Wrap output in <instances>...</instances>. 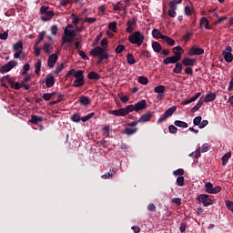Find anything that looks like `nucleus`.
Listing matches in <instances>:
<instances>
[{
    "instance_id": "obj_1",
    "label": "nucleus",
    "mask_w": 233,
    "mask_h": 233,
    "mask_svg": "<svg viewBox=\"0 0 233 233\" xmlns=\"http://www.w3.org/2000/svg\"><path fill=\"white\" fill-rule=\"evenodd\" d=\"M90 56L93 57H98L96 61V65H101L103 61L108 59V52H106V47L96 46L95 48L91 49Z\"/></svg>"
},
{
    "instance_id": "obj_2",
    "label": "nucleus",
    "mask_w": 233,
    "mask_h": 233,
    "mask_svg": "<svg viewBox=\"0 0 233 233\" xmlns=\"http://www.w3.org/2000/svg\"><path fill=\"white\" fill-rule=\"evenodd\" d=\"M128 41L131 45H137V46H141L145 42V35L141 31H137L128 36Z\"/></svg>"
},
{
    "instance_id": "obj_3",
    "label": "nucleus",
    "mask_w": 233,
    "mask_h": 233,
    "mask_svg": "<svg viewBox=\"0 0 233 233\" xmlns=\"http://www.w3.org/2000/svg\"><path fill=\"white\" fill-rule=\"evenodd\" d=\"M13 50L15 52L14 54L15 59H25L26 56L25 55V52L23 51V42L18 41L13 46Z\"/></svg>"
},
{
    "instance_id": "obj_4",
    "label": "nucleus",
    "mask_w": 233,
    "mask_h": 233,
    "mask_svg": "<svg viewBox=\"0 0 233 233\" xmlns=\"http://www.w3.org/2000/svg\"><path fill=\"white\" fill-rule=\"evenodd\" d=\"M74 77H76V79L73 81L72 86L79 88L85 86V75L83 74V70H77L76 73L74 74Z\"/></svg>"
},
{
    "instance_id": "obj_5",
    "label": "nucleus",
    "mask_w": 233,
    "mask_h": 233,
    "mask_svg": "<svg viewBox=\"0 0 233 233\" xmlns=\"http://www.w3.org/2000/svg\"><path fill=\"white\" fill-rule=\"evenodd\" d=\"M176 110H177V106H173L171 107H169L167 110L165 111V113L163 115H161V116L158 118L157 120V125L164 123V121H167V119H168V117H172L174 112H176Z\"/></svg>"
},
{
    "instance_id": "obj_6",
    "label": "nucleus",
    "mask_w": 233,
    "mask_h": 233,
    "mask_svg": "<svg viewBox=\"0 0 233 233\" xmlns=\"http://www.w3.org/2000/svg\"><path fill=\"white\" fill-rule=\"evenodd\" d=\"M127 108L130 112H139L141 110H145L147 109V100H141L137 103H136L135 105H129L127 106Z\"/></svg>"
},
{
    "instance_id": "obj_7",
    "label": "nucleus",
    "mask_w": 233,
    "mask_h": 233,
    "mask_svg": "<svg viewBox=\"0 0 233 233\" xmlns=\"http://www.w3.org/2000/svg\"><path fill=\"white\" fill-rule=\"evenodd\" d=\"M198 201L203 203L204 207H210V205H214V200L208 194H200L197 198Z\"/></svg>"
},
{
    "instance_id": "obj_8",
    "label": "nucleus",
    "mask_w": 233,
    "mask_h": 233,
    "mask_svg": "<svg viewBox=\"0 0 233 233\" xmlns=\"http://www.w3.org/2000/svg\"><path fill=\"white\" fill-rule=\"evenodd\" d=\"M108 114H111L112 116H125L127 114H130V111H129L128 106H127L124 108L110 110V111H108Z\"/></svg>"
},
{
    "instance_id": "obj_9",
    "label": "nucleus",
    "mask_w": 233,
    "mask_h": 233,
    "mask_svg": "<svg viewBox=\"0 0 233 233\" xmlns=\"http://www.w3.org/2000/svg\"><path fill=\"white\" fill-rule=\"evenodd\" d=\"M206 192L208 194H218V192L221 190L220 186L214 187L210 182H207L205 184Z\"/></svg>"
},
{
    "instance_id": "obj_10",
    "label": "nucleus",
    "mask_w": 233,
    "mask_h": 233,
    "mask_svg": "<svg viewBox=\"0 0 233 233\" xmlns=\"http://www.w3.org/2000/svg\"><path fill=\"white\" fill-rule=\"evenodd\" d=\"M222 56L226 63H232V60H233L232 46H228L226 49L222 52Z\"/></svg>"
},
{
    "instance_id": "obj_11",
    "label": "nucleus",
    "mask_w": 233,
    "mask_h": 233,
    "mask_svg": "<svg viewBox=\"0 0 233 233\" xmlns=\"http://www.w3.org/2000/svg\"><path fill=\"white\" fill-rule=\"evenodd\" d=\"M14 66H17V62L11 60L5 66L0 67V74H6V72H10Z\"/></svg>"
},
{
    "instance_id": "obj_12",
    "label": "nucleus",
    "mask_w": 233,
    "mask_h": 233,
    "mask_svg": "<svg viewBox=\"0 0 233 233\" xmlns=\"http://www.w3.org/2000/svg\"><path fill=\"white\" fill-rule=\"evenodd\" d=\"M187 54L188 56H203V54H205V50L201 47L192 46L188 50Z\"/></svg>"
},
{
    "instance_id": "obj_13",
    "label": "nucleus",
    "mask_w": 233,
    "mask_h": 233,
    "mask_svg": "<svg viewBox=\"0 0 233 233\" xmlns=\"http://www.w3.org/2000/svg\"><path fill=\"white\" fill-rule=\"evenodd\" d=\"M182 65L184 66H196L198 65V59L196 58H190V57H185L183 60H182Z\"/></svg>"
},
{
    "instance_id": "obj_14",
    "label": "nucleus",
    "mask_w": 233,
    "mask_h": 233,
    "mask_svg": "<svg viewBox=\"0 0 233 233\" xmlns=\"http://www.w3.org/2000/svg\"><path fill=\"white\" fill-rule=\"evenodd\" d=\"M154 116V112L152 111H147L146 112L144 115H142L139 118H138V122L140 123H147L148 122L150 119H152Z\"/></svg>"
},
{
    "instance_id": "obj_15",
    "label": "nucleus",
    "mask_w": 233,
    "mask_h": 233,
    "mask_svg": "<svg viewBox=\"0 0 233 233\" xmlns=\"http://www.w3.org/2000/svg\"><path fill=\"white\" fill-rule=\"evenodd\" d=\"M136 25H137V21H136L134 18L127 20V29L126 31L128 34H132V32H134V26H136Z\"/></svg>"
},
{
    "instance_id": "obj_16",
    "label": "nucleus",
    "mask_w": 233,
    "mask_h": 233,
    "mask_svg": "<svg viewBox=\"0 0 233 233\" xmlns=\"http://www.w3.org/2000/svg\"><path fill=\"white\" fill-rule=\"evenodd\" d=\"M57 54H53L51 56H49L48 59H47V66H49V68H54V66H56V63H57Z\"/></svg>"
},
{
    "instance_id": "obj_17",
    "label": "nucleus",
    "mask_w": 233,
    "mask_h": 233,
    "mask_svg": "<svg viewBox=\"0 0 233 233\" xmlns=\"http://www.w3.org/2000/svg\"><path fill=\"white\" fill-rule=\"evenodd\" d=\"M54 85H56V77H54V75L52 74L47 75L46 78V86L47 88H52Z\"/></svg>"
},
{
    "instance_id": "obj_18",
    "label": "nucleus",
    "mask_w": 233,
    "mask_h": 233,
    "mask_svg": "<svg viewBox=\"0 0 233 233\" xmlns=\"http://www.w3.org/2000/svg\"><path fill=\"white\" fill-rule=\"evenodd\" d=\"M70 28H74V25H67L64 31V34H65V35H67V36L75 39L76 38V30H71Z\"/></svg>"
},
{
    "instance_id": "obj_19",
    "label": "nucleus",
    "mask_w": 233,
    "mask_h": 233,
    "mask_svg": "<svg viewBox=\"0 0 233 233\" xmlns=\"http://www.w3.org/2000/svg\"><path fill=\"white\" fill-rule=\"evenodd\" d=\"M203 26L206 30H212V25H209L208 19L205 16L200 19V28H203Z\"/></svg>"
},
{
    "instance_id": "obj_20",
    "label": "nucleus",
    "mask_w": 233,
    "mask_h": 233,
    "mask_svg": "<svg viewBox=\"0 0 233 233\" xmlns=\"http://www.w3.org/2000/svg\"><path fill=\"white\" fill-rule=\"evenodd\" d=\"M201 96V93H197L194 96H192L191 98L186 99L184 101L181 102V105H190V103H194V101L198 100V97Z\"/></svg>"
},
{
    "instance_id": "obj_21",
    "label": "nucleus",
    "mask_w": 233,
    "mask_h": 233,
    "mask_svg": "<svg viewBox=\"0 0 233 233\" xmlns=\"http://www.w3.org/2000/svg\"><path fill=\"white\" fill-rule=\"evenodd\" d=\"M137 132V127H126L123 131L122 134H126V136H134Z\"/></svg>"
},
{
    "instance_id": "obj_22",
    "label": "nucleus",
    "mask_w": 233,
    "mask_h": 233,
    "mask_svg": "<svg viewBox=\"0 0 233 233\" xmlns=\"http://www.w3.org/2000/svg\"><path fill=\"white\" fill-rule=\"evenodd\" d=\"M179 60L177 59L176 57L174 56H167L166 59H164L163 63L165 65H174V64H177L178 63Z\"/></svg>"
},
{
    "instance_id": "obj_23",
    "label": "nucleus",
    "mask_w": 233,
    "mask_h": 233,
    "mask_svg": "<svg viewBox=\"0 0 233 233\" xmlns=\"http://www.w3.org/2000/svg\"><path fill=\"white\" fill-rule=\"evenodd\" d=\"M29 123H32V125H38V123H43V116L33 115L29 120Z\"/></svg>"
},
{
    "instance_id": "obj_24",
    "label": "nucleus",
    "mask_w": 233,
    "mask_h": 233,
    "mask_svg": "<svg viewBox=\"0 0 233 233\" xmlns=\"http://www.w3.org/2000/svg\"><path fill=\"white\" fill-rule=\"evenodd\" d=\"M151 34L154 39H163V37H165V35H162L159 29H153Z\"/></svg>"
},
{
    "instance_id": "obj_25",
    "label": "nucleus",
    "mask_w": 233,
    "mask_h": 233,
    "mask_svg": "<svg viewBox=\"0 0 233 233\" xmlns=\"http://www.w3.org/2000/svg\"><path fill=\"white\" fill-rule=\"evenodd\" d=\"M217 97L216 93H208L205 96L204 101L205 103H210V101H214Z\"/></svg>"
},
{
    "instance_id": "obj_26",
    "label": "nucleus",
    "mask_w": 233,
    "mask_h": 233,
    "mask_svg": "<svg viewBox=\"0 0 233 233\" xmlns=\"http://www.w3.org/2000/svg\"><path fill=\"white\" fill-rule=\"evenodd\" d=\"M87 77L88 79L95 81H98V79H101V76L95 71L88 73Z\"/></svg>"
},
{
    "instance_id": "obj_27",
    "label": "nucleus",
    "mask_w": 233,
    "mask_h": 233,
    "mask_svg": "<svg viewBox=\"0 0 233 233\" xmlns=\"http://www.w3.org/2000/svg\"><path fill=\"white\" fill-rule=\"evenodd\" d=\"M45 15L41 16L42 21H50L52 17H54V11H48L47 13H44Z\"/></svg>"
},
{
    "instance_id": "obj_28",
    "label": "nucleus",
    "mask_w": 233,
    "mask_h": 233,
    "mask_svg": "<svg viewBox=\"0 0 233 233\" xmlns=\"http://www.w3.org/2000/svg\"><path fill=\"white\" fill-rule=\"evenodd\" d=\"M230 157H232L231 152H228L222 157L221 160H222L223 167H225L228 163V160L230 159Z\"/></svg>"
},
{
    "instance_id": "obj_29",
    "label": "nucleus",
    "mask_w": 233,
    "mask_h": 233,
    "mask_svg": "<svg viewBox=\"0 0 233 233\" xmlns=\"http://www.w3.org/2000/svg\"><path fill=\"white\" fill-rule=\"evenodd\" d=\"M162 40L165 41L169 46L176 45V40L170 38L168 35L162 36Z\"/></svg>"
},
{
    "instance_id": "obj_30",
    "label": "nucleus",
    "mask_w": 233,
    "mask_h": 233,
    "mask_svg": "<svg viewBox=\"0 0 233 233\" xmlns=\"http://www.w3.org/2000/svg\"><path fill=\"white\" fill-rule=\"evenodd\" d=\"M152 49L154 52L159 53L161 50H163V46H161V44L159 42H152Z\"/></svg>"
},
{
    "instance_id": "obj_31",
    "label": "nucleus",
    "mask_w": 233,
    "mask_h": 233,
    "mask_svg": "<svg viewBox=\"0 0 233 233\" xmlns=\"http://www.w3.org/2000/svg\"><path fill=\"white\" fill-rule=\"evenodd\" d=\"M79 103L83 106H86V105H90V98L88 96H80L79 97Z\"/></svg>"
},
{
    "instance_id": "obj_32",
    "label": "nucleus",
    "mask_w": 233,
    "mask_h": 233,
    "mask_svg": "<svg viewBox=\"0 0 233 233\" xmlns=\"http://www.w3.org/2000/svg\"><path fill=\"white\" fill-rule=\"evenodd\" d=\"M42 50H44V52H46V54H52V50H54V47L52 46V45L50 43H46L43 46Z\"/></svg>"
},
{
    "instance_id": "obj_33",
    "label": "nucleus",
    "mask_w": 233,
    "mask_h": 233,
    "mask_svg": "<svg viewBox=\"0 0 233 233\" xmlns=\"http://www.w3.org/2000/svg\"><path fill=\"white\" fill-rule=\"evenodd\" d=\"M174 125L175 127H178L179 128H188V124L181 120H176L174 122Z\"/></svg>"
},
{
    "instance_id": "obj_34",
    "label": "nucleus",
    "mask_w": 233,
    "mask_h": 233,
    "mask_svg": "<svg viewBox=\"0 0 233 233\" xmlns=\"http://www.w3.org/2000/svg\"><path fill=\"white\" fill-rule=\"evenodd\" d=\"M116 176V170L110 169L109 172L101 176L102 179H110V177H114Z\"/></svg>"
},
{
    "instance_id": "obj_35",
    "label": "nucleus",
    "mask_w": 233,
    "mask_h": 233,
    "mask_svg": "<svg viewBox=\"0 0 233 233\" xmlns=\"http://www.w3.org/2000/svg\"><path fill=\"white\" fill-rule=\"evenodd\" d=\"M174 74H181L183 72V64L177 62L173 69Z\"/></svg>"
},
{
    "instance_id": "obj_36",
    "label": "nucleus",
    "mask_w": 233,
    "mask_h": 233,
    "mask_svg": "<svg viewBox=\"0 0 233 233\" xmlns=\"http://www.w3.org/2000/svg\"><path fill=\"white\" fill-rule=\"evenodd\" d=\"M127 61L128 65H136V57L130 53L127 55Z\"/></svg>"
},
{
    "instance_id": "obj_37",
    "label": "nucleus",
    "mask_w": 233,
    "mask_h": 233,
    "mask_svg": "<svg viewBox=\"0 0 233 233\" xmlns=\"http://www.w3.org/2000/svg\"><path fill=\"white\" fill-rule=\"evenodd\" d=\"M46 35V33L45 31H42L39 33L38 38H37L36 42L35 43V46H38V45L41 44V41H43V39H45Z\"/></svg>"
},
{
    "instance_id": "obj_38",
    "label": "nucleus",
    "mask_w": 233,
    "mask_h": 233,
    "mask_svg": "<svg viewBox=\"0 0 233 233\" xmlns=\"http://www.w3.org/2000/svg\"><path fill=\"white\" fill-rule=\"evenodd\" d=\"M94 116H96V113H94V112L89 113L86 116H83L81 118V121H83V123H86V121H90V119H92V117H94Z\"/></svg>"
},
{
    "instance_id": "obj_39",
    "label": "nucleus",
    "mask_w": 233,
    "mask_h": 233,
    "mask_svg": "<svg viewBox=\"0 0 233 233\" xmlns=\"http://www.w3.org/2000/svg\"><path fill=\"white\" fill-rule=\"evenodd\" d=\"M201 106H203V101L200 100L197 103V105L191 108V112L194 113V112H198V110H199V108H201Z\"/></svg>"
},
{
    "instance_id": "obj_40",
    "label": "nucleus",
    "mask_w": 233,
    "mask_h": 233,
    "mask_svg": "<svg viewBox=\"0 0 233 233\" xmlns=\"http://www.w3.org/2000/svg\"><path fill=\"white\" fill-rule=\"evenodd\" d=\"M82 117L79 114L76 113L71 116V121L74 123H79L81 121Z\"/></svg>"
},
{
    "instance_id": "obj_41",
    "label": "nucleus",
    "mask_w": 233,
    "mask_h": 233,
    "mask_svg": "<svg viewBox=\"0 0 233 233\" xmlns=\"http://www.w3.org/2000/svg\"><path fill=\"white\" fill-rule=\"evenodd\" d=\"M108 28L111 32H117V22H110L108 24Z\"/></svg>"
},
{
    "instance_id": "obj_42",
    "label": "nucleus",
    "mask_w": 233,
    "mask_h": 233,
    "mask_svg": "<svg viewBox=\"0 0 233 233\" xmlns=\"http://www.w3.org/2000/svg\"><path fill=\"white\" fill-rule=\"evenodd\" d=\"M35 73L36 74V76H39L41 72V60L36 61V63L35 64Z\"/></svg>"
},
{
    "instance_id": "obj_43",
    "label": "nucleus",
    "mask_w": 233,
    "mask_h": 233,
    "mask_svg": "<svg viewBox=\"0 0 233 233\" xmlns=\"http://www.w3.org/2000/svg\"><path fill=\"white\" fill-rule=\"evenodd\" d=\"M72 41H74V38H72V36H68L66 35L62 37V45H66V43H72Z\"/></svg>"
},
{
    "instance_id": "obj_44",
    "label": "nucleus",
    "mask_w": 233,
    "mask_h": 233,
    "mask_svg": "<svg viewBox=\"0 0 233 233\" xmlns=\"http://www.w3.org/2000/svg\"><path fill=\"white\" fill-rule=\"evenodd\" d=\"M154 92L156 94H164L165 93V86H157L154 88Z\"/></svg>"
},
{
    "instance_id": "obj_45",
    "label": "nucleus",
    "mask_w": 233,
    "mask_h": 233,
    "mask_svg": "<svg viewBox=\"0 0 233 233\" xmlns=\"http://www.w3.org/2000/svg\"><path fill=\"white\" fill-rule=\"evenodd\" d=\"M22 86H23V83H19V82L14 83V81L11 82V88H14L15 90H19L22 88Z\"/></svg>"
},
{
    "instance_id": "obj_46",
    "label": "nucleus",
    "mask_w": 233,
    "mask_h": 233,
    "mask_svg": "<svg viewBox=\"0 0 233 233\" xmlns=\"http://www.w3.org/2000/svg\"><path fill=\"white\" fill-rule=\"evenodd\" d=\"M53 96H56V93H45L42 97L45 101H50Z\"/></svg>"
},
{
    "instance_id": "obj_47",
    "label": "nucleus",
    "mask_w": 233,
    "mask_h": 233,
    "mask_svg": "<svg viewBox=\"0 0 233 233\" xmlns=\"http://www.w3.org/2000/svg\"><path fill=\"white\" fill-rule=\"evenodd\" d=\"M177 185L178 187H185V177H177Z\"/></svg>"
},
{
    "instance_id": "obj_48",
    "label": "nucleus",
    "mask_w": 233,
    "mask_h": 233,
    "mask_svg": "<svg viewBox=\"0 0 233 233\" xmlns=\"http://www.w3.org/2000/svg\"><path fill=\"white\" fill-rule=\"evenodd\" d=\"M203 119V117H201V116H198L193 119V125H195V127H199L201 125V120Z\"/></svg>"
},
{
    "instance_id": "obj_49",
    "label": "nucleus",
    "mask_w": 233,
    "mask_h": 233,
    "mask_svg": "<svg viewBox=\"0 0 233 233\" xmlns=\"http://www.w3.org/2000/svg\"><path fill=\"white\" fill-rule=\"evenodd\" d=\"M185 14L186 15H192L194 14V8L189 5L185 6Z\"/></svg>"
},
{
    "instance_id": "obj_50",
    "label": "nucleus",
    "mask_w": 233,
    "mask_h": 233,
    "mask_svg": "<svg viewBox=\"0 0 233 233\" xmlns=\"http://www.w3.org/2000/svg\"><path fill=\"white\" fill-rule=\"evenodd\" d=\"M71 17H72V21H73L72 23L74 26H77V23H79V16H77V15L76 14H72Z\"/></svg>"
},
{
    "instance_id": "obj_51",
    "label": "nucleus",
    "mask_w": 233,
    "mask_h": 233,
    "mask_svg": "<svg viewBox=\"0 0 233 233\" xmlns=\"http://www.w3.org/2000/svg\"><path fill=\"white\" fill-rule=\"evenodd\" d=\"M174 176L183 177L185 176V170L183 168H178L173 172Z\"/></svg>"
},
{
    "instance_id": "obj_52",
    "label": "nucleus",
    "mask_w": 233,
    "mask_h": 233,
    "mask_svg": "<svg viewBox=\"0 0 233 233\" xmlns=\"http://www.w3.org/2000/svg\"><path fill=\"white\" fill-rule=\"evenodd\" d=\"M189 157H193L195 159H198V157H201V153L198 150H196L195 152L190 153Z\"/></svg>"
},
{
    "instance_id": "obj_53",
    "label": "nucleus",
    "mask_w": 233,
    "mask_h": 233,
    "mask_svg": "<svg viewBox=\"0 0 233 233\" xmlns=\"http://www.w3.org/2000/svg\"><path fill=\"white\" fill-rule=\"evenodd\" d=\"M197 151H199L200 154L201 152H208V144H203Z\"/></svg>"
},
{
    "instance_id": "obj_54",
    "label": "nucleus",
    "mask_w": 233,
    "mask_h": 233,
    "mask_svg": "<svg viewBox=\"0 0 233 233\" xmlns=\"http://www.w3.org/2000/svg\"><path fill=\"white\" fill-rule=\"evenodd\" d=\"M138 83H140V85H148V78L146 76H139Z\"/></svg>"
},
{
    "instance_id": "obj_55",
    "label": "nucleus",
    "mask_w": 233,
    "mask_h": 233,
    "mask_svg": "<svg viewBox=\"0 0 233 233\" xmlns=\"http://www.w3.org/2000/svg\"><path fill=\"white\" fill-rule=\"evenodd\" d=\"M78 56H80V57H82V59H85L86 61H88L90 59L83 50H78Z\"/></svg>"
},
{
    "instance_id": "obj_56",
    "label": "nucleus",
    "mask_w": 233,
    "mask_h": 233,
    "mask_svg": "<svg viewBox=\"0 0 233 233\" xmlns=\"http://www.w3.org/2000/svg\"><path fill=\"white\" fill-rule=\"evenodd\" d=\"M115 51H116V54H123V52H125V46L123 45H118L116 47Z\"/></svg>"
},
{
    "instance_id": "obj_57",
    "label": "nucleus",
    "mask_w": 233,
    "mask_h": 233,
    "mask_svg": "<svg viewBox=\"0 0 233 233\" xmlns=\"http://www.w3.org/2000/svg\"><path fill=\"white\" fill-rule=\"evenodd\" d=\"M63 68H65V64L57 65L55 70V74H60V72L63 71Z\"/></svg>"
},
{
    "instance_id": "obj_58",
    "label": "nucleus",
    "mask_w": 233,
    "mask_h": 233,
    "mask_svg": "<svg viewBox=\"0 0 233 233\" xmlns=\"http://www.w3.org/2000/svg\"><path fill=\"white\" fill-rule=\"evenodd\" d=\"M114 10H118L119 12H121L123 10V3L119 1L116 5H114Z\"/></svg>"
},
{
    "instance_id": "obj_59",
    "label": "nucleus",
    "mask_w": 233,
    "mask_h": 233,
    "mask_svg": "<svg viewBox=\"0 0 233 233\" xmlns=\"http://www.w3.org/2000/svg\"><path fill=\"white\" fill-rule=\"evenodd\" d=\"M96 17H86L84 19V23H89V25L96 23Z\"/></svg>"
},
{
    "instance_id": "obj_60",
    "label": "nucleus",
    "mask_w": 233,
    "mask_h": 233,
    "mask_svg": "<svg viewBox=\"0 0 233 233\" xmlns=\"http://www.w3.org/2000/svg\"><path fill=\"white\" fill-rule=\"evenodd\" d=\"M0 39H2V41H6V39H8V30L0 33Z\"/></svg>"
},
{
    "instance_id": "obj_61",
    "label": "nucleus",
    "mask_w": 233,
    "mask_h": 233,
    "mask_svg": "<svg viewBox=\"0 0 233 233\" xmlns=\"http://www.w3.org/2000/svg\"><path fill=\"white\" fill-rule=\"evenodd\" d=\"M168 130L171 134H177V127H176L174 125H170L168 127Z\"/></svg>"
},
{
    "instance_id": "obj_62",
    "label": "nucleus",
    "mask_w": 233,
    "mask_h": 233,
    "mask_svg": "<svg viewBox=\"0 0 233 233\" xmlns=\"http://www.w3.org/2000/svg\"><path fill=\"white\" fill-rule=\"evenodd\" d=\"M51 34L52 35H57L58 28L57 25H54L51 26Z\"/></svg>"
},
{
    "instance_id": "obj_63",
    "label": "nucleus",
    "mask_w": 233,
    "mask_h": 233,
    "mask_svg": "<svg viewBox=\"0 0 233 233\" xmlns=\"http://www.w3.org/2000/svg\"><path fill=\"white\" fill-rule=\"evenodd\" d=\"M34 50H35V56L36 57H39V56H41V49L37 47V46H34Z\"/></svg>"
},
{
    "instance_id": "obj_64",
    "label": "nucleus",
    "mask_w": 233,
    "mask_h": 233,
    "mask_svg": "<svg viewBox=\"0 0 233 233\" xmlns=\"http://www.w3.org/2000/svg\"><path fill=\"white\" fill-rule=\"evenodd\" d=\"M171 201H172V203H175V205H177V207H179V205H181V198H173Z\"/></svg>"
}]
</instances>
